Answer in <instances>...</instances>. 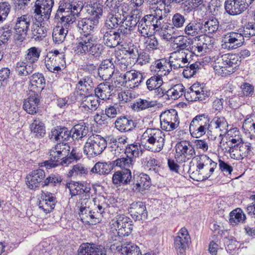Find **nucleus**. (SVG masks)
Returning <instances> with one entry per match:
<instances>
[{
	"label": "nucleus",
	"mask_w": 255,
	"mask_h": 255,
	"mask_svg": "<svg viewBox=\"0 0 255 255\" xmlns=\"http://www.w3.org/2000/svg\"><path fill=\"white\" fill-rule=\"evenodd\" d=\"M123 250L126 255H141L139 248L132 244H128Z\"/></svg>",
	"instance_id": "obj_64"
},
{
	"label": "nucleus",
	"mask_w": 255,
	"mask_h": 255,
	"mask_svg": "<svg viewBox=\"0 0 255 255\" xmlns=\"http://www.w3.org/2000/svg\"><path fill=\"white\" fill-rule=\"evenodd\" d=\"M115 167H118L123 169H129L132 167L134 160L131 157L126 155V157L119 158L113 161Z\"/></svg>",
	"instance_id": "obj_51"
},
{
	"label": "nucleus",
	"mask_w": 255,
	"mask_h": 255,
	"mask_svg": "<svg viewBox=\"0 0 255 255\" xmlns=\"http://www.w3.org/2000/svg\"><path fill=\"white\" fill-rule=\"evenodd\" d=\"M211 124L210 118L208 115H198L192 119L190 124V132L193 137H201L210 128Z\"/></svg>",
	"instance_id": "obj_5"
},
{
	"label": "nucleus",
	"mask_w": 255,
	"mask_h": 255,
	"mask_svg": "<svg viewBox=\"0 0 255 255\" xmlns=\"http://www.w3.org/2000/svg\"><path fill=\"white\" fill-rule=\"evenodd\" d=\"M41 51L39 48L36 47L29 48L25 55L24 60L30 65H33V63L38 60Z\"/></svg>",
	"instance_id": "obj_48"
},
{
	"label": "nucleus",
	"mask_w": 255,
	"mask_h": 255,
	"mask_svg": "<svg viewBox=\"0 0 255 255\" xmlns=\"http://www.w3.org/2000/svg\"><path fill=\"white\" fill-rule=\"evenodd\" d=\"M63 177L57 173L49 175L42 183V186H59L63 181Z\"/></svg>",
	"instance_id": "obj_44"
},
{
	"label": "nucleus",
	"mask_w": 255,
	"mask_h": 255,
	"mask_svg": "<svg viewBox=\"0 0 255 255\" xmlns=\"http://www.w3.org/2000/svg\"><path fill=\"white\" fill-rule=\"evenodd\" d=\"M133 176L129 169L116 171L112 177L113 183L117 187L125 186L132 184Z\"/></svg>",
	"instance_id": "obj_18"
},
{
	"label": "nucleus",
	"mask_w": 255,
	"mask_h": 255,
	"mask_svg": "<svg viewBox=\"0 0 255 255\" xmlns=\"http://www.w3.org/2000/svg\"><path fill=\"white\" fill-rule=\"evenodd\" d=\"M120 33H105L103 38L105 44L108 47H115L121 42Z\"/></svg>",
	"instance_id": "obj_43"
},
{
	"label": "nucleus",
	"mask_w": 255,
	"mask_h": 255,
	"mask_svg": "<svg viewBox=\"0 0 255 255\" xmlns=\"http://www.w3.org/2000/svg\"><path fill=\"white\" fill-rule=\"evenodd\" d=\"M253 149L250 143H241L239 150L240 156L242 158L248 157H251L253 155Z\"/></svg>",
	"instance_id": "obj_61"
},
{
	"label": "nucleus",
	"mask_w": 255,
	"mask_h": 255,
	"mask_svg": "<svg viewBox=\"0 0 255 255\" xmlns=\"http://www.w3.org/2000/svg\"><path fill=\"white\" fill-rule=\"evenodd\" d=\"M217 166V163L213 161L206 154H201L197 158L196 169L191 167L188 170L190 177L195 181H203L209 178Z\"/></svg>",
	"instance_id": "obj_2"
},
{
	"label": "nucleus",
	"mask_w": 255,
	"mask_h": 255,
	"mask_svg": "<svg viewBox=\"0 0 255 255\" xmlns=\"http://www.w3.org/2000/svg\"><path fill=\"white\" fill-rule=\"evenodd\" d=\"M121 78L123 79V82L128 83L131 88L138 87L143 80L142 73L135 71L127 72Z\"/></svg>",
	"instance_id": "obj_25"
},
{
	"label": "nucleus",
	"mask_w": 255,
	"mask_h": 255,
	"mask_svg": "<svg viewBox=\"0 0 255 255\" xmlns=\"http://www.w3.org/2000/svg\"><path fill=\"white\" fill-rule=\"evenodd\" d=\"M65 56L64 52H60L58 50L50 51L46 55L45 62L48 71L57 74L61 72V67H64L66 65Z\"/></svg>",
	"instance_id": "obj_6"
},
{
	"label": "nucleus",
	"mask_w": 255,
	"mask_h": 255,
	"mask_svg": "<svg viewBox=\"0 0 255 255\" xmlns=\"http://www.w3.org/2000/svg\"><path fill=\"white\" fill-rule=\"evenodd\" d=\"M128 211L135 221L144 220L147 219L148 212L145 203L143 202H134L130 205Z\"/></svg>",
	"instance_id": "obj_17"
},
{
	"label": "nucleus",
	"mask_w": 255,
	"mask_h": 255,
	"mask_svg": "<svg viewBox=\"0 0 255 255\" xmlns=\"http://www.w3.org/2000/svg\"><path fill=\"white\" fill-rule=\"evenodd\" d=\"M74 185L76 186L75 190L78 191L79 195L85 193V199H90V191L91 190L90 184L76 182L74 183Z\"/></svg>",
	"instance_id": "obj_58"
},
{
	"label": "nucleus",
	"mask_w": 255,
	"mask_h": 255,
	"mask_svg": "<svg viewBox=\"0 0 255 255\" xmlns=\"http://www.w3.org/2000/svg\"><path fill=\"white\" fill-rule=\"evenodd\" d=\"M31 132L37 138L44 137L45 134V127L44 124L39 119H35L30 125Z\"/></svg>",
	"instance_id": "obj_32"
},
{
	"label": "nucleus",
	"mask_w": 255,
	"mask_h": 255,
	"mask_svg": "<svg viewBox=\"0 0 255 255\" xmlns=\"http://www.w3.org/2000/svg\"><path fill=\"white\" fill-rule=\"evenodd\" d=\"M105 47L101 44H89L88 56L87 60L89 61L91 60L98 59L101 56L104 51Z\"/></svg>",
	"instance_id": "obj_34"
},
{
	"label": "nucleus",
	"mask_w": 255,
	"mask_h": 255,
	"mask_svg": "<svg viewBox=\"0 0 255 255\" xmlns=\"http://www.w3.org/2000/svg\"><path fill=\"white\" fill-rule=\"evenodd\" d=\"M120 105L118 104L107 106L105 109V112L107 113L108 118H116L117 114L120 113Z\"/></svg>",
	"instance_id": "obj_63"
},
{
	"label": "nucleus",
	"mask_w": 255,
	"mask_h": 255,
	"mask_svg": "<svg viewBox=\"0 0 255 255\" xmlns=\"http://www.w3.org/2000/svg\"><path fill=\"white\" fill-rule=\"evenodd\" d=\"M132 10L133 9L131 6L130 4L125 2H123V0L121 1L118 12L116 13H119L121 15L125 17L124 20L128 18V16L130 15H133Z\"/></svg>",
	"instance_id": "obj_56"
},
{
	"label": "nucleus",
	"mask_w": 255,
	"mask_h": 255,
	"mask_svg": "<svg viewBox=\"0 0 255 255\" xmlns=\"http://www.w3.org/2000/svg\"><path fill=\"white\" fill-rule=\"evenodd\" d=\"M45 177V171L41 169H37L31 171L26 176V184L30 189H35L42 185Z\"/></svg>",
	"instance_id": "obj_21"
},
{
	"label": "nucleus",
	"mask_w": 255,
	"mask_h": 255,
	"mask_svg": "<svg viewBox=\"0 0 255 255\" xmlns=\"http://www.w3.org/2000/svg\"><path fill=\"white\" fill-rule=\"evenodd\" d=\"M246 219V216L241 208H236L230 213L229 222L233 226L237 225L239 223H244Z\"/></svg>",
	"instance_id": "obj_40"
},
{
	"label": "nucleus",
	"mask_w": 255,
	"mask_h": 255,
	"mask_svg": "<svg viewBox=\"0 0 255 255\" xmlns=\"http://www.w3.org/2000/svg\"><path fill=\"white\" fill-rule=\"evenodd\" d=\"M87 244L86 249L83 251V255H105L106 250L102 246H98L93 243H84Z\"/></svg>",
	"instance_id": "obj_39"
},
{
	"label": "nucleus",
	"mask_w": 255,
	"mask_h": 255,
	"mask_svg": "<svg viewBox=\"0 0 255 255\" xmlns=\"http://www.w3.org/2000/svg\"><path fill=\"white\" fill-rule=\"evenodd\" d=\"M137 122L127 116H121L115 122V128L121 132H128L133 130L136 126Z\"/></svg>",
	"instance_id": "obj_22"
},
{
	"label": "nucleus",
	"mask_w": 255,
	"mask_h": 255,
	"mask_svg": "<svg viewBox=\"0 0 255 255\" xmlns=\"http://www.w3.org/2000/svg\"><path fill=\"white\" fill-rule=\"evenodd\" d=\"M174 44H176L177 51L180 52L186 48L189 45L193 43V40L190 38L183 35H177L174 40Z\"/></svg>",
	"instance_id": "obj_49"
},
{
	"label": "nucleus",
	"mask_w": 255,
	"mask_h": 255,
	"mask_svg": "<svg viewBox=\"0 0 255 255\" xmlns=\"http://www.w3.org/2000/svg\"><path fill=\"white\" fill-rule=\"evenodd\" d=\"M175 157L177 160L185 162L195 155V150L191 142L188 140H181L175 146Z\"/></svg>",
	"instance_id": "obj_8"
},
{
	"label": "nucleus",
	"mask_w": 255,
	"mask_h": 255,
	"mask_svg": "<svg viewBox=\"0 0 255 255\" xmlns=\"http://www.w3.org/2000/svg\"><path fill=\"white\" fill-rule=\"evenodd\" d=\"M255 0H225L224 8L230 15H238L245 11Z\"/></svg>",
	"instance_id": "obj_10"
},
{
	"label": "nucleus",
	"mask_w": 255,
	"mask_h": 255,
	"mask_svg": "<svg viewBox=\"0 0 255 255\" xmlns=\"http://www.w3.org/2000/svg\"><path fill=\"white\" fill-rule=\"evenodd\" d=\"M78 10H82L87 17L78 21L75 25L83 32L97 30L99 19L103 12V6L100 3L95 2L91 4L84 5L83 1L77 3Z\"/></svg>",
	"instance_id": "obj_1"
},
{
	"label": "nucleus",
	"mask_w": 255,
	"mask_h": 255,
	"mask_svg": "<svg viewBox=\"0 0 255 255\" xmlns=\"http://www.w3.org/2000/svg\"><path fill=\"white\" fill-rule=\"evenodd\" d=\"M167 99L175 100L185 95V87L182 84L175 85L173 88L167 91Z\"/></svg>",
	"instance_id": "obj_47"
},
{
	"label": "nucleus",
	"mask_w": 255,
	"mask_h": 255,
	"mask_svg": "<svg viewBox=\"0 0 255 255\" xmlns=\"http://www.w3.org/2000/svg\"><path fill=\"white\" fill-rule=\"evenodd\" d=\"M107 146V141L103 137L93 134L88 138L84 146L83 152L88 157H94L101 154Z\"/></svg>",
	"instance_id": "obj_4"
},
{
	"label": "nucleus",
	"mask_w": 255,
	"mask_h": 255,
	"mask_svg": "<svg viewBox=\"0 0 255 255\" xmlns=\"http://www.w3.org/2000/svg\"><path fill=\"white\" fill-rule=\"evenodd\" d=\"M221 60L223 64L220 68L222 71L221 75L222 76L234 73L241 64L239 56L236 54H224L221 57Z\"/></svg>",
	"instance_id": "obj_11"
},
{
	"label": "nucleus",
	"mask_w": 255,
	"mask_h": 255,
	"mask_svg": "<svg viewBox=\"0 0 255 255\" xmlns=\"http://www.w3.org/2000/svg\"><path fill=\"white\" fill-rule=\"evenodd\" d=\"M190 240L182 239L179 236L174 238L173 247L178 255H185V252Z\"/></svg>",
	"instance_id": "obj_36"
},
{
	"label": "nucleus",
	"mask_w": 255,
	"mask_h": 255,
	"mask_svg": "<svg viewBox=\"0 0 255 255\" xmlns=\"http://www.w3.org/2000/svg\"><path fill=\"white\" fill-rule=\"evenodd\" d=\"M89 128L85 123H82L75 125L70 130L72 140L81 139L88 133Z\"/></svg>",
	"instance_id": "obj_30"
},
{
	"label": "nucleus",
	"mask_w": 255,
	"mask_h": 255,
	"mask_svg": "<svg viewBox=\"0 0 255 255\" xmlns=\"http://www.w3.org/2000/svg\"><path fill=\"white\" fill-rule=\"evenodd\" d=\"M115 65L111 60H103L98 68V75L103 80L110 79L115 72Z\"/></svg>",
	"instance_id": "obj_26"
},
{
	"label": "nucleus",
	"mask_w": 255,
	"mask_h": 255,
	"mask_svg": "<svg viewBox=\"0 0 255 255\" xmlns=\"http://www.w3.org/2000/svg\"><path fill=\"white\" fill-rule=\"evenodd\" d=\"M156 104L153 101H148L146 100L139 99L134 103L132 108L137 111L143 110L148 108L154 107Z\"/></svg>",
	"instance_id": "obj_59"
},
{
	"label": "nucleus",
	"mask_w": 255,
	"mask_h": 255,
	"mask_svg": "<svg viewBox=\"0 0 255 255\" xmlns=\"http://www.w3.org/2000/svg\"><path fill=\"white\" fill-rule=\"evenodd\" d=\"M113 90V86L109 82H103L99 84L95 89V96L99 100H106L109 99L111 92Z\"/></svg>",
	"instance_id": "obj_27"
},
{
	"label": "nucleus",
	"mask_w": 255,
	"mask_h": 255,
	"mask_svg": "<svg viewBox=\"0 0 255 255\" xmlns=\"http://www.w3.org/2000/svg\"><path fill=\"white\" fill-rule=\"evenodd\" d=\"M253 119L246 120L242 126L244 132L249 133L251 136H255V116Z\"/></svg>",
	"instance_id": "obj_57"
},
{
	"label": "nucleus",
	"mask_w": 255,
	"mask_h": 255,
	"mask_svg": "<svg viewBox=\"0 0 255 255\" xmlns=\"http://www.w3.org/2000/svg\"><path fill=\"white\" fill-rule=\"evenodd\" d=\"M169 60L166 59H158L154 62V65H152V67H155L157 70H155L157 71V75H159L162 77L168 74L172 70L171 64Z\"/></svg>",
	"instance_id": "obj_31"
},
{
	"label": "nucleus",
	"mask_w": 255,
	"mask_h": 255,
	"mask_svg": "<svg viewBox=\"0 0 255 255\" xmlns=\"http://www.w3.org/2000/svg\"><path fill=\"white\" fill-rule=\"evenodd\" d=\"M140 15H130L126 20H123L122 24L120 26L118 31L120 32H126L125 30L131 31L133 30L138 23V19L140 18Z\"/></svg>",
	"instance_id": "obj_33"
},
{
	"label": "nucleus",
	"mask_w": 255,
	"mask_h": 255,
	"mask_svg": "<svg viewBox=\"0 0 255 255\" xmlns=\"http://www.w3.org/2000/svg\"><path fill=\"white\" fill-rule=\"evenodd\" d=\"M142 34L143 33H141ZM142 35L145 37V43L148 44V49H156L158 46V41L155 35L152 34L151 33L149 34V33H143Z\"/></svg>",
	"instance_id": "obj_62"
},
{
	"label": "nucleus",
	"mask_w": 255,
	"mask_h": 255,
	"mask_svg": "<svg viewBox=\"0 0 255 255\" xmlns=\"http://www.w3.org/2000/svg\"><path fill=\"white\" fill-rule=\"evenodd\" d=\"M218 27L219 22L217 19L208 20L204 24L202 23L192 21L186 26L184 32H216Z\"/></svg>",
	"instance_id": "obj_13"
},
{
	"label": "nucleus",
	"mask_w": 255,
	"mask_h": 255,
	"mask_svg": "<svg viewBox=\"0 0 255 255\" xmlns=\"http://www.w3.org/2000/svg\"><path fill=\"white\" fill-rule=\"evenodd\" d=\"M29 25V20H28L26 15H23L17 18L14 28L16 32H27Z\"/></svg>",
	"instance_id": "obj_55"
},
{
	"label": "nucleus",
	"mask_w": 255,
	"mask_h": 255,
	"mask_svg": "<svg viewBox=\"0 0 255 255\" xmlns=\"http://www.w3.org/2000/svg\"><path fill=\"white\" fill-rule=\"evenodd\" d=\"M94 87L93 79L90 76H85L80 79L76 84V89H77L80 93H84L87 89H90V92L92 88Z\"/></svg>",
	"instance_id": "obj_42"
},
{
	"label": "nucleus",
	"mask_w": 255,
	"mask_h": 255,
	"mask_svg": "<svg viewBox=\"0 0 255 255\" xmlns=\"http://www.w3.org/2000/svg\"><path fill=\"white\" fill-rule=\"evenodd\" d=\"M40 95L32 93L23 102V108L27 113L34 115L37 113L40 105Z\"/></svg>",
	"instance_id": "obj_23"
},
{
	"label": "nucleus",
	"mask_w": 255,
	"mask_h": 255,
	"mask_svg": "<svg viewBox=\"0 0 255 255\" xmlns=\"http://www.w3.org/2000/svg\"><path fill=\"white\" fill-rule=\"evenodd\" d=\"M113 161L97 162L90 171V174L96 173L99 175H108L114 167Z\"/></svg>",
	"instance_id": "obj_29"
},
{
	"label": "nucleus",
	"mask_w": 255,
	"mask_h": 255,
	"mask_svg": "<svg viewBox=\"0 0 255 255\" xmlns=\"http://www.w3.org/2000/svg\"><path fill=\"white\" fill-rule=\"evenodd\" d=\"M94 213H91V210L89 207L84 206L82 203H81V205L79 208V215L81 218V220L83 223H85L87 225H90L94 221V218H97L95 215H93Z\"/></svg>",
	"instance_id": "obj_37"
},
{
	"label": "nucleus",
	"mask_w": 255,
	"mask_h": 255,
	"mask_svg": "<svg viewBox=\"0 0 255 255\" xmlns=\"http://www.w3.org/2000/svg\"><path fill=\"white\" fill-rule=\"evenodd\" d=\"M43 197L42 200L40 201L38 204L39 208L45 213H49L54 209L57 202L56 198L53 197L51 193Z\"/></svg>",
	"instance_id": "obj_28"
},
{
	"label": "nucleus",
	"mask_w": 255,
	"mask_h": 255,
	"mask_svg": "<svg viewBox=\"0 0 255 255\" xmlns=\"http://www.w3.org/2000/svg\"><path fill=\"white\" fill-rule=\"evenodd\" d=\"M54 0H36L35 2L34 12L36 15H40L43 20L49 18Z\"/></svg>",
	"instance_id": "obj_16"
},
{
	"label": "nucleus",
	"mask_w": 255,
	"mask_h": 255,
	"mask_svg": "<svg viewBox=\"0 0 255 255\" xmlns=\"http://www.w3.org/2000/svg\"><path fill=\"white\" fill-rule=\"evenodd\" d=\"M142 137L149 144L147 146L149 150L157 152L163 149L165 143V134L159 129L147 128Z\"/></svg>",
	"instance_id": "obj_3"
},
{
	"label": "nucleus",
	"mask_w": 255,
	"mask_h": 255,
	"mask_svg": "<svg viewBox=\"0 0 255 255\" xmlns=\"http://www.w3.org/2000/svg\"><path fill=\"white\" fill-rule=\"evenodd\" d=\"M163 83L162 78L159 75H154L149 78L146 82L147 88L149 91H152L156 88L162 86Z\"/></svg>",
	"instance_id": "obj_54"
},
{
	"label": "nucleus",
	"mask_w": 255,
	"mask_h": 255,
	"mask_svg": "<svg viewBox=\"0 0 255 255\" xmlns=\"http://www.w3.org/2000/svg\"><path fill=\"white\" fill-rule=\"evenodd\" d=\"M64 6L62 3L60 4L54 17L55 21L58 22L57 27H61L59 32H64L65 30L68 32L69 30H70L69 27L74 23L73 16L67 13L66 7H64Z\"/></svg>",
	"instance_id": "obj_12"
},
{
	"label": "nucleus",
	"mask_w": 255,
	"mask_h": 255,
	"mask_svg": "<svg viewBox=\"0 0 255 255\" xmlns=\"http://www.w3.org/2000/svg\"><path fill=\"white\" fill-rule=\"evenodd\" d=\"M34 69L33 65H30L26 61H19L16 64L15 70L18 76L25 77L31 74Z\"/></svg>",
	"instance_id": "obj_38"
},
{
	"label": "nucleus",
	"mask_w": 255,
	"mask_h": 255,
	"mask_svg": "<svg viewBox=\"0 0 255 255\" xmlns=\"http://www.w3.org/2000/svg\"><path fill=\"white\" fill-rule=\"evenodd\" d=\"M142 164L143 166L149 168V170L155 173H158L160 168V162L156 159L149 157L142 159Z\"/></svg>",
	"instance_id": "obj_52"
},
{
	"label": "nucleus",
	"mask_w": 255,
	"mask_h": 255,
	"mask_svg": "<svg viewBox=\"0 0 255 255\" xmlns=\"http://www.w3.org/2000/svg\"><path fill=\"white\" fill-rule=\"evenodd\" d=\"M53 147L49 150V160H45L41 163V166H44L47 169L55 168L59 165H63V160L66 157L61 155V152H58Z\"/></svg>",
	"instance_id": "obj_20"
},
{
	"label": "nucleus",
	"mask_w": 255,
	"mask_h": 255,
	"mask_svg": "<svg viewBox=\"0 0 255 255\" xmlns=\"http://www.w3.org/2000/svg\"><path fill=\"white\" fill-rule=\"evenodd\" d=\"M88 173V170L82 164H77L73 166L72 168L70 169L67 173L68 177H76L77 176H82L83 175H86Z\"/></svg>",
	"instance_id": "obj_53"
},
{
	"label": "nucleus",
	"mask_w": 255,
	"mask_h": 255,
	"mask_svg": "<svg viewBox=\"0 0 255 255\" xmlns=\"http://www.w3.org/2000/svg\"><path fill=\"white\" fill-rule=\"evenodd\" d=\"M124 19L125 17L121 15L119 13H108L106 20L105 26L109 29L115 28L118 27Z\"/></svg>",
	"instance_id": "obj_35"
},
{
	"label": "nucleus",
	"mask_w": 255,
	"mask_h": 255,
	"mask_svg": "<svg viewBox=\"0 0 255 255\" xmlns=\"http://www.w3.org/2000/svg\"><path fill=\"white\" fill-rule=\"evenodd\" d=\"M122 51L125 55H128L129 58L133 60L138 59L139 46L137 44L129 42L127 44L122 45Z\"/></svg>",
	"instance_id": "obj_41"
},
{
	"label": "nucleus",
	"mask_w": 255,
	"mask_h": 255,
	"mask_svg": "<svg viewBox=\"0 0 255 255\" xmlns=\"http://www.w3.org/2000/svg\"><path fill=\"white\" fill-rule=\"evenodd\" d=\"M112 222V225L117 231L119 237H128L131 233L133 224L132 221L128 217L124 214L118 215Z\"/></svg>",
	"instance_id": "obj_7"
},
{
	"label": "nucleus",
	"mask_w": 255,
	"mask_h": 255,
	"mask_svg": "<svg viewBox=\"0 0 255 255\" xmlns=\"http://www.w3.org/2000/svg\"><path fill=\"white\" fill-rule=\"evenodd\" d=\"M29 89L32 93L40 95L45 87V79L42 73H35L28 77Z\"/></svg>",
	"instance_id": "obj_19"
},
{
	"label": "nucleus",
	"mask_w": 255,
	"mask_h": 255,
	"mask_svg": "<svg viewBox=\"0 0 255 255\" xmlns=\"http://www.w3.org/2000/svg\"><path fill=\"white\" fill-rule=\"evenodd\" d=\"M160 120L162 129L167 131L173 130L179 125L178 113L174 109L162 112L160 116Z\"/></svg>",
	"instance_id": "obj_9"
},
{
	"label": "nucleus",
	"mask_w": 255,
	"mask_h": 255,
	"mask_svg": "<svg viewBox=\"0 0 255 255\" xmlns=\"http://www.w3.org/2000/svg\"><path fill=\"white\" fill-rule=\"evenodd\" d=\"M207 35L206 33L204 34L199 35L194 37L195 41H199L202 44H203L204 47L207 50L211 49L213 47L215 43V38L213 37V33H208Z\"/></svg>",
	"instance_id": "obj_46"
},
{
	"label": "nucleus",
	"mask_w": 255,
	"mask_h": 255,
	"mask_svg": "<svg viewBox=\"0 0 255 255\" xmlns=\"http://www.w3.org/2000/svg\"><path fill=\"white\" fill-rule=\"evenodd\" d=\"M90 89H87L85 93H80L85 96L82 98L80 108L83 112L92 113L99 108L101 100L96 96L90 95Z\"/></svg>",
	"instance_id": "obj_15"
},
{
	"label": "nucleus",
	"mask_w": 255,
	"mask_h": 255,
	"mask_svg": "<svg viewBox=\"0 0 255 255\" xmlns=\"http://www.w3.org/2000/svg\"><path fill=\"white\" fill-rule=\"evenodd\" d=\"M232 33H228V34L225 35L224 39L222 40V44L221 45L222 48L224 49H227L228 50L236 49L238 47L237 38H235L234 34L232 35H228L229 34Z\"/></svg>",
	"instance_id": "obj_50"
},
{
	"label": "nucleus",
	"mask_w": 255,
	"mask_h": 255,
	"mask_svg": "<svg viewBox=\"0 0 255 255\" xmlns=\"http://www.w3.org/2000/svg\"><path fill=\"white\" fill-rule=\"evenodd\" d=\"M140 152L142 153L141 146L139 143L134 142L132 143L128 144L126 146L124 153L128 156L131 157L132 159L138 157Z\"/></svg>",
	"instance_id": "obj_45"
},
{
	"label": "nucleus",
	"mask_w": 255,
	"mask_h": 255,
	"mask_svg": "<svg viewBox=\"0 0 255 255\" xmlns=\"http://www.w3.org/2000/svg\"><path fill=\"white\" fill-rule=\"evenodd\" d=\"M70 130L65 127L57 126L51 129L49 138L60 142L69 140L71 137Z\"/></svg>",
	"instance_id": "obj_24"
},
{
	"label": "nucleus",
	"mask_w": 255,
	"mask_h": 255,
	"mask_svg": "<svg viewBox=\"0 0 255 255\" xmlns=\"http://www.w3.org/2000/svg\"><path fill=\"white\" fill-rule=\"evenodd\" d=\"M120 3V0H107L104 12L107 11L108 13H116L118 12Z\"/></svg>",
	"instance_id": "obj_60"
},
{
	"label": "nucleus",
	"mask_w": 255,
	"mask_h": 255,
	"mask_svg": "<svg viewBox=\"0 0 255 255\" xmlns=\"http://www.w3.org/2000/svg\"><path fill=\"white\" fill-rule=\"evenodd\" d=\"M151 185L149 176L143 173H133L130 190L135 193H142Z\"/></svg>",
	"instance_id": "obj_14"
}]
</instances>
